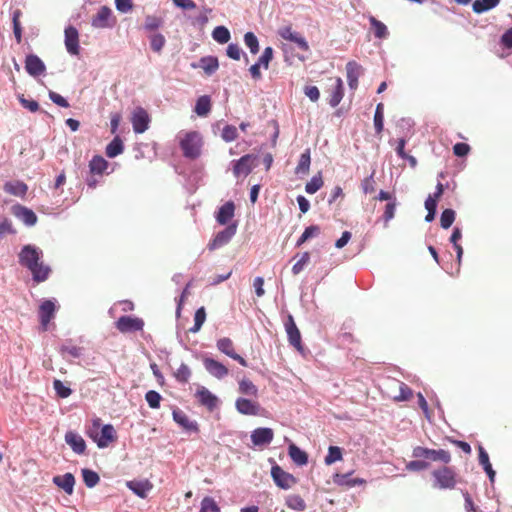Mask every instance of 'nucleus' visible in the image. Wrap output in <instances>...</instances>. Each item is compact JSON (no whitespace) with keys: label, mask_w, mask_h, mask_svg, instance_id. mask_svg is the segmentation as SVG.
Segmentation results:
<instances>
[{"label":"nucleus","mask_w":512,"mask_h":512,"mask_svg":"<svg viewBox=\"0 0 512 512\" xmlns=\"http://www.w3.org/2000/svg\"><path fill=\"white\" fill-rule=\"evenodd\" d=\"M42 251L32 245H25L19 253V263L32 274L36 283L44 282L51 273V268L42 261Z\"/></svg>","instance_id":"nucleus-1"},{"label":"nucleus","mask_w":512,"mask_h":512,"mask_svg":"<svg viewBox=\"0 0 512 512\" xmlns=\"http://www.w3.org/2000/svg\"><path fill=\"white\" fill-rule=\"evenodd\" d=\"M202 144L201 134L197 131L183 132L179 135V145L186 158H198L201 154Z\"/></svg>","instance_id":"nucleus-2"},{"label":"nucleus","mask_w":512,"mask_h":512,"mask_svg":"<svg viewBox=\"0 0 512 512\" xmlns=\"http://www.w3.org/2000/svg\"><path fill=\"white\" fill-rule=\"evenodd\" d=\"M450 461L451 455L447 450H434L418 447V470L427 467L429 462L448 464Z\"/></svg>","instance_id":"nucleus-3"},{"label":"nucleus","mask_w":512,"mask_h":512,"mask_svg":"<svg viewBox=\"0 0 512 512\" xmlns=\"http://www.w3.org/2000/svg\"><path fill=\"white\" fill-rule=\"evenodd\" d=\"M434 477V486L440 489H453L457 484V474L455 470L448 466H442L432 473Z\"/></svg>","instance_id":"nucleus-4"},{"label":"nucleus","mask_w":512,"mask_h":512,"mask_svg":"<svg viewBox=\"0 0 512 512\" xmlns=\"http://www.w3.org/2000/svg\"><path fill=\"white\" fill-rule=\"evenodd\" d=\"M257 157L252 154H246L242 156L240 159L233 162V175L236 178L241 176L246 177L251 173L253 168L256 166Z\"/></svg>","instance_id":"nucleus-5"},{"label":"nucleus","mask_w":512,"mask_h":512,"mask_svg":"<svg viewBox=\"0 0 512 512\" xmlns=\"http://www.w3.org/2000/svg\"><path fill=\"white\" fill-rule=\"evenodd\" d=\"M89 436L94 439L98 447L104 448L116 440V431L111 424H106L101 428L100 433L90 430Z\"/></svg>","instance_id":"nucleus-6"},{"label":"nucleus","mask_w":512,"mask_h":512,"mask_svg":"<svg viewBox=\"0 0 512 512\" xmlns=\"http://www.w3.org/2000/svg\"><path fill=\"white\" fill-rule=\"evenodd\" d=\"M285 330L288 336V341L296 350L302 351L303 345L301 340V333L296 326L292 315H288L287 320L284 323Z\"/></svg>","instance_id":"nucleus-7"},{"label":"nucleus","mask_w":512,"mask_h":512,"mask_svg":"<svg viewBox=\"0 0 512 512\" xmlns=\"http://www.w3.org/2000/svg\"><path fill=\"white\" fill-rule=\"evenodd\" d=\"M271 476L275 484L281 489H289L296 483V478L278 465L272 467Z\"/></svg>","instance_id":"nucleus-8"},{"label":"nucleus","mask_w":512,"mask_h":512,"mask_svg":"<svg viewBox=\"0 0 512 512\" xmlns=\"http://www.w3.org/2000/svg\"><path fill=\"white\" fill-rule=\"evenodd\" d=\"M115 326L121 333L141 331L144 327V321L137 317L121 316L116 321Z\"/></svg>","instance_id":"nucleus-9"},{"label":"nucleus","mask_w":512,"mask_h":512,"mask_svg":"<svg viewBox=\"0 0 512 512\" xmlns=\"http://www.w3.org/2000/svg\"><path fill=\"white\" fill-rule=\"evenodd\" d=\"M131 122L134 132L141 134L148 129L150 117L144 108L137 107L132 113Z\"/></svg>","instance_id":"nucleus-10"},{"label":"nucleus","mask_w":512,"mask_h":512,"mask_svg":"<svg viewBox=\"0 0 512 512\" xmlns=\"http://www.w3.org/2000/svg\"><path fill=\"white\" fill-rule=\"evenodd\" d=\"M114 24L112 10L107 6H102L98 12L92 17L91 25L97 29L111 27Z\"/></svg>","instance_id":"nucleus-11"},{"label":"nucleus","mask_w":512,"mask_h":512,"mask_svg":"<svg viewBox=\"0 0 512 512\" xmlns=\"http://www.w3.org/2000/svg\"><path fill=\"white\" fill-rule=\"evenodd\" d=\"M236 224L229 225L224 230L218 232L208 244L209 250L218 249L227 244L236 233Z\"/></svg>","instance_id":"nucleus-12"},{"label":"nucleus","mask_w":512,"mask_h":512,"mask_svg":"<svg viewBox=\"0 0 512 512\" xmlns=\"http://www.w3.org/2000/svg\"><path fill=\"white\" fill-rule=\"evenodd\" d=\"M216 346L219 351H221L225 355L229 356L230 358L236 360L241 366L247 367V365H248L247 361L242 356H240L239 354H237L235 352L234 343L230 338H228V337L220 338L217 341Z\"/></svg>","instance_id":"nucleus-13"},{"label":"nucleus","mask_w":512,"mask_h":512,"mask_svg":"<svg viewBox=\"0 0 512 512\" xmlns=\"http://www.w3.org/2000/svg\"><path fill=\"white\" fill-rule=\"evenodd\" d=\"M278 34L284 40L294 42L301 50H303V51L309 50V45H308L307 41L305 40V38L301 34L293 31L291 26H284V27L280 28L278 30Z\"/></svg>","instance_id":"nucleus-14"},{"label":"nucleus","mask_w":512,"mask_h":512,"mask_svg":"<svg viewBox=\"0 0 512 512\" xmlns=\"http://www.w3.org/2000/svg\"><path fill=\"white\" fill-rule=\"evenodd\" d=\"M237 411L243 415L257 416L260 414V404L247 398H238L235 402Z\"/></svg>","instance_id":"nucleus-15"},{"label":"nucleus","mask_w":512,"mask_h":512,"mask_svg":"<svg viewBox=\"0 0 512 512\" xmlns=\"http://www.w3.org/2000/svg\"><path fill=\"white\" fill-rule=\"evenodd\" d=\"M25 69L29 75L37 77L45 72L46 67L37 55L30 54L26 56Z\"/></svg>","instance_id":"nucleus-16"},{"label":"nucleus","mask_w":512,"mask_h":512,"mask_svg":"<svg viewBox=\"0 0 512 512\" xmlns=\"http://www.w3.org/2000/svg\"><path fill=\"white\" fill-rule=\"evenodd\" d=\"M196 398L198 399V402L205 406L209 411H213L218 404L217 397L212 394L207 388L204 386H201L198 388L195 394Z\"/></svg>","instance_id":"nucleus-17"},{"label":"nucleus","mask_w":512,"mask_h":512,"mask_svg":"<svg viewBox=\"0 0 512 512\" xmlns=\"http://www.w3.org/2000/svg\"><path fill=\"white\" fill-rule=\"evenodd\" d=\"M65 46L70 54H79V34L77 29L73 26H69L65 29Z\"/></svg>","instance_id":"nucleus-18"},{"label":"nucleus","mask_w":512,"mask_h":512,"mask_svg":"<svg viewBox=\"0 0 512 512\" xmlns=\"http://www.w3.org/2000/svg\"><path fill=\"white\" fill-rule=\"evenodd\" d=\"M274 438L271 428H257L251 433V441L255 446L268 445Z\"/></svg>","instance_id":"nucleus-19"},{"label":"nucleus","mask_w":512,"mask_h":512,"mask_svg":"<svg viewBox=\"0 0 512 512\" xmlns=\"http://www.w3.org/2000/svg\"><path fill=\"white\" fill-rule=\"evenodd\" d=\"M56 310L55 303L51 300H45L39 307V318L43 330L47 329V326L51 319L54 317Z\"/></svg>","instance_id":"nucleus-20"},{"label":"nucleus","mask_w":512,"mask_h":512,"mask_svg":"<svg viewBox=\"0 0 512 512\" xmlns=\"http://www.w3.org/2000/svg\"><path fill=\"white\" fill-rule=\"evenodd\" d=\"M173 420L181 426L184 430L189 432H198L199 427L197 422L190 420V418L183 411L176 409L173 410Z\"/></svg>","instance_id":"nucleus-21"},{"label":"nucleus","mask_w":512,"mask_h":512,"mask_svg":"<svg viewBox=\"0 0 512 512\" xmlns=\"http://www.w3.org/2000/svg\"><path fill=\"white\" fill-rule=\"evenodd\" d=\"M442 194L443 185L441 183H438L436 186V191L434 192L433 196H429L428 199L425 201V208L428 211V214L426 215V221L430 222L434 219L437 207V200L441 197Z\"/></svg>","instance_id":"nucleus-22"},{"label":"nucleus","mask_w":512,"mask_h":512,"mask_svg":"<svg viewBox=\"0 0 512 512\" xmlns=\"http://www.w3.org/2000/svg\"><path fill=\"white\" fill-rule=\"evenodd\" d=\"M205 369L218 379L225 377L228 374V369L222 363L212 358H205L203 361Z\"/></svg>","instance_id":"nucleus-23"},{"label":"nucleus","mask_w":512,"mask_h":512,"mask_svg":"<svg viewBox=\"0 0 512 512\" xmlns=\"http://www.w3.org/2000/svg\"><path fill=\"white\" fill-rule=\"evenodd\" d=\"M65 441L75 453L82 454L85 452L86 443L79 434L73 431H68L65 434Z\"/></svg>","instance_id":"nucleus-24"},{"label":"nucleus","mask_w":512,"mask_h":512,"mask_svg":"<svg viewBox=\"0 0 512 512\" xmlns=\"http://www.w3.org/2000/svg\"><path fill=\"white\" fill-rule=\"evenodd\" d=\"M53 483L64 490L65 493L71 495L74 491L75 477L72 473L57 475L53 478Z\"/></svg>","instance_id":"nucleus-25"},{"label":"nucleus","mask_w":512,"mask_h":512,"mask_svg":"<svg viewBox=\"0 0 512 512\" xmlns=\"http://www.w3.org/2000/svg\"><path fill=\"white\" fill-rule=\"evenodd\" d=\"M234 213L235 205L232 201H228L219 208L216 220L219 224L225 225L234 217Z\"/></svg>","instance_id":"nucleus-26"},{"label":"nucleus","mask_w":512,"mask_h":512,"mask_svg":"<svg viewBox=\"0 0 512 512\" xmlns=\"http://www.w3.org/2000/svg\"><path fill=\"white\" fill-rule=\"evenodd\" d=\"M14 214L28 226H33L37 222L36 214L27 207L21 205L15 206Z\"/></svg>","instance_id":"nucleus-27"},{"label":"nucleus","mask_w":512,"mask_h":512,"mask_svg":"<svg viewBox=\"0 0 512 512\" xmlns=\"http://www.w3.org/2000/svg\"><path fill=\"white\" fill-rule=\"evenodd\" d=\"M109 163L100 155H95L89 162V170L91 174L103 175L107 170Z\"/></svg>","instance_id":"nucleus-28"},{"label":"nucleus","mask_w":512,"mask_h":512,"mask_svg":"<svg viewBox=\"0 0 512 512\" xmlns=\"http://www.w3.org/2000/svg\"><path fill=\"white\" fill-rule=\"evenodd\" d=\"M211 111V98L208 95L200 96L194 108V112L200 117H206Z\"/></svg>","instance_id":"nucleus-29"},{"label":"nucleus","mask_w":512,"mask_h":512,"mask_svg":"<svg viewBox=\"0 0 512 512\" xmlns=\"http://www.w3.org/2000/svg\"><path fill=\"white\" fill-rule=\"evenodd\" d=\"M290 458L297 465H306L308 463V455L295 444H291L288 449Z\"/></svg>","instance_id":"nucleus-30"},{"label":"nucleus","mask_w":512,"mask_h":512,"mask_svg":"<svg viewBox=\"0 0 512 512\" xmlns=\"http://www.w3.org/2000/svg\"><path fill=\"white\" fill-rule=\"evenodd\" d=\"M343 96H344L343 82H342L341 78L337 77L335 79L334 90L332 91V94H331L330 99H329L330 106L331 107L338 106L339 103L341 102V100L343 99Z\"/></svg>","instance_id":"nucleus-31"},{"label":"nucleus","mask_w":512,"mask_h":512,"mask_svg":"<svg viewBox=\"0 0 512 512\" xmlns=\"http://www.w3.org/2000/svg\"><path fill=\"white\" fill-rule=\"evenodd\" d=\"M333 481L335 484L345 487H354L357 484L364 483V480L358 478H351V474H335Z\"/></svg>","instance_id":"nucleus-32"},{"label":"nucleus","mask_w":512,"mask_h":512,"mask_svg":"<svg viewBox=\"0 0 512 512\" xmlns=\"http://www.w3.org/2000/svg\"><path fill=\"white\" fill-rule=\"evenodd\" d=\"M124 150V145L119 136H115V138L106 146V155L109 158H114L120 155Z\"/></svg>","instance_id":"nucleus-33"},{"label":"nucleus","mask_w":512,"mask_h":512,"mask_svg":"<svg viewBox=\"0 0 512 512\" xmlns=\"http://www.w3.org/2000/svg\"><path fill=\"white\" fill-rule=\"evenodd\" d=\"M479 463L483 466L490 480L493 481L495 477V471L493 470L492 465L489 461L488 453L484 450L482 446H479Z\"/></svg>","instance_id":"nucleus-34"},{"label":"nucleus","mask_w":512,"mask_h":512,"mask_svg":"<svg viewBox=\"0 0 512 512\" xmlns=\"http://www.w3.org/2000/svg\"><path fill=\"white\" fill-rule=\"evenodd\" d=\"M200 67L207 75H212L219 67L218 59L212 56L202 57Z\"/></svg>","instance_id":"nucleus-35"},{"label":"nucleus","mask_w":512,"mask_h":512,"mask_svg":"<svg viewBox=\"0 0 512 512\" xmlns=\"http://www.w3.org/2000/svg\"><path fill=\"white\" fill-rule=\"evenodd\" d=\"M27 185L23 182H8L4 185V190L12 195L24 196L27 193Z\"/></svg>","instance_id":"nucleus-36"},{"label":"nucleus","mask_w":512,"mask_h":512,"mask_svg":"<svg viewBox=\"0 0 512 512\" xmlns=\"http://www.w3.org/2000/svg\"><path fill=\"white\" fill-rule=\"evenodd\" d=\"M499 2L500 0H475L472 4V8L476 13H483L496 7Z\"/></svg>","instance_id":"nucleus-37"},{"label":"nucleus","mask_w":512,"mask_h":512,"mask_svg":"<svg viewBox=\"0 0 512 512\" xmlns=\"http://www.w3.org/2000/svg\"><path fill=\"white\" fill-rule=\"evenodd\" d=\"M285 504L289 508L297 511H304L306 509V503L304 499L300 495L296 494L286 497Z\"/></svg>","instance_id":"nucleus-38"},{"label":"nucleus","mask_w":512,"mask_h":512,"mask_svg":"<svg viewBox=\"0 0 512 512\" xmlns=\"http://www.w3.org/2000/svg\"><path fill=\"white\" fill-rule=\"evenodd\" d=\"M81 472L83 481L88 488H93L99 483L100 477L95 471L84 468Z\"/></svg>","instance_id":"nucleus-39"},{"label":"nucleus","mask_w":512,"mask_h":512,"mask_svg":"<svg viewBox=\"0 0 512 512\" xmlns=\"http://www.w3.org/2000/svg\"><path fill=\"white\" fill-rule=\"evenodd\" d=\"M22 15V12L19 9H16L13 12V32L16 39V42L20 44L22 42V27L20 23V17Z\"/></svg>","instance_id":"nucleus-40"},{"label":"nucleus","mask_w":512,"mask_h":512,"mask_svg":"<svg viewBox=\"0 0 512 512\" xmlns=\"http://www.w3.org/2000/svg\"><path fill=\"white\" fill-rule=\"evenodd\" d=\"M212 37L220 44H225L230 40V32L225 26H217L212 32Z\"/></svg>","instance_id":"nucleus-41"},{"label":"nucleus","mask_w":512,"mask_h":512,"mask_svg":"<svg viewBox=\"0 0 512 512\" xmlns=\"http://www.w3.org/2000/svg\"><path fill=\"white\" fill-rule=\"evenodd\" d=\"M324 184L321 173L319 172L317 175L313 176L309 182L305 185V191L308 194L316 193Z\"/></svg>","instance_id":"nucleus-42"},{"label":"nucleus","mask_w":512,"mask_h":512,"mask_svg":"<svg viewBox=\"0 0 512 512\" xmlns=\"http://www.w3.org/2000/svg\"><path fill=\"white\" fill-rule=\"evenodd\" d=\"M239 392L254 397L258 395L257 387L249 379H242L239 382Z\"/></svg>","instance_id":"nucleus-43"},{"label":"nucleus","mask_w":512,"mask_h":512,"mask_svg":"<svg viewBox=\"0 0 512 512\" xmlns=\"http://www.w3.org/2000/svg\"><path fill=\"white\" fill-rule=\"evenodd\" d=\"M199 512H221L217 502L210 496H206L201 501Z\"/></svg>","instance_id":"nucleus-44"},{"label":"nucleus","mask_w":512,"mask_h":512,"mask_svg":"<svg viewBox=\"0 0 512 512\" xmlns=\"http://www.w3.org/2000/svg\"><path fill=\"white\" fill-rule=\"evenodd\" d=\"M310 150L307 149L304 153L301 154L298 165L296 167L297 173H308L310 167Z\"/></svg>","instance_id":"nucleus-45"},{"label":"nucleus","mask_w":512,"mask_h":512,"mask_svg":"<svg viewBox=\"0 0 512 512\" xmlns=\"http://www.w3.org/2000/svg\"><path fill=\"white\" fill-rule=\"evenodd\" d=\"M244 42L252 54H257L259 52V41L253 32L245 33Z\"/></svg>","instance_id":"nucleus-46"},{"label":"nucleus","mask_w":512,"mask_h":512,"mask_svg":"<svg viewBox=\"0 0 512 512\" xmlns=\"http://www.w3.org/2000/svg\"><path fill=\"white\" fill-rule=\"evenodd\" d=\"M342 459V451L341 448L337 446H330L328 449V454L325 456V464L331 465L336 461H340Z\"/></svg>","instance_id":"nucleus-47"},{"label":"nucleus","mask_w":512,"mask_h":512,"mask_svg":"<svg viewBox=\"0 0 512 512\" xmlns=\"http://www.w3.org/2000/svg\"><path fill=\"white\" fill-rule=\"evenodd\" d=\"M370 23L374 29L375 37L382 39L387 36L388 31H387V27L384 23H382L381 21L377 20L374 17L370 18Z\"/></svg>","instance_id":"nucleus-48"},{"label":"nucleus","mask_w":512,"mask_h":512,"mask_svg":"<svg viewBox=\"0 0 512 512\" xmlns=\"http://www.w3.org/2000/svg\"><path fill=\"white\" fill-rule=\"evenodd\" d=\"M206 320V311H205V308L204 307H200L199 309L196 310L195 312V315H194V326L192 328H190V331L191 332H198L203 323L205 322Z\"/></svg>","instance_id":"nucleus-49"},{"label":"nucleus","mask_w":512,"mask_h":512,"mask_svg":"<svg viewBox=\"0 0 512 512\" xmlns=\"http://www.w3.org/2000/svg\"><path fill=\"white\" fill-rule=\"evenodd\" d=\"M346 71H347V78L359 79V77L361 76V74L363 72V69H362V66L360 64H358L357 62L349 61L346 64Z\"/></svg>","instance_id":"nucleus-50"},{"label":"nucleus","mask_w":512,"mask_h":512,"mask_svg":"<svg viewBox=\"0 0 512 512\" xmlns=\"http://www.w3.org/2000/svg\"><path fill=\"white\" fill-rule=\"evenodd\" d=\"M221 138L225 142H232L238 138V130L234 125H226L222 129Z\"/></svg>","instance_id":"nucleus-51"},{"label":"nucleus","mask_w":512,"mask_h":512,"mask_svg":"<svg viewBox=\"0 0 512 512\" xmlns=\"http://www.w3.org/2000/svg\"><path fill=\"white\" fill-rule=\"evenodd\" d=\"M455 220V211L452 209H445L440 217L441 227L444 229H448L451 227Z\"/></svg>","instance_id":"nucleus-52"},{"label":"nucleus","mask_w":512,"mask_h":512,"mask_svg":"<svg viewBox=\"0 0 512 512\" xmlns=\"http://www.w3.org/2000/svg\"><path fill=\"white\" fill-rule=\"evenodd\" d=\"M383 122H384V113H383V104L379 103L376 107V111L374 114V126L376 132L379 134L383 130Z\"/></svg>","instance_id":"nucleus-53"},{"label":"nucleus","mask_w":512,"mask_h":512,"mask_svg":"<svg viewBox=\"0 0 512 512\" xmlns=\"http://www.w3.org/2000/svg\"><path fill=\"white\" fill-rule=\"evenodd\" d=\"M161 395L154 390H150L145 394V400L152 409H158L160 407Z\"/></svg>","instance_id":"nucleus-54"},{"label":"nucleus","mask_w":512,"mask_h":512,"mask_svg":"<svg viewBox=\"0 0 512 512\" xmlns=\"http://www.w3.org/2000/svg\"><path fill=\"white\" fill-rule=\"evenodd\" d=\"M174 376L177 381L181 383H187L191 376V370L186 364L182 363L174 373Z\"/></svg>","instance_id":"nucleus-55"},{"label":"nucleus","mask_w":512,"mask_h":512,"mask_svg":"<svg viewBox=\"0 0 512 512\" xmlns=\"http://www.w3.org/2000/svg\"><path fill=\"white\" fill-rule=\"evenodd\" d=\"M54 390L58 397L67 398L72 394V390L65 386L63 382L59 379H55L53 382Z\"/></svg>","instance_id":"nucleus-56"},{"label":"nucleus","mask_w":512,"mask_h":512,"mask_svg":"<svg viewBox=\"0 0 512 512\" xmlns=\"http://www.w3.org/2000/svg\"><path fill=\"white\" fill-rule=\"evenodd\" d=\"M309 261H310V253L309 252H304L303 254H301L298 261L292 267L293 274L294 275L299 274L304 269V267L309 263Z\"/></svg>","instance_id":"nucleus-57"},{"label":"nucleus","mask_w":512,"mask_h":512,"mask_svg":"<svg viewBox=\"0 0 512 512\" xmlns=\"http://www.w3.org/2000/svg\"><path fill=\"white\" fill-rule=\"evenodd\" d=\"M128 487L141 498H145L149 490L148 486L142 482L131 481L128 483Z\"/></svg>","instance_id":"nucleus-58"},{"label":"nucleus","mask_w":512,"mask_h":512,"mask_svg":"<svg viewBox=\"0 0 512 512\" xmlns=\"http://www.w3.org/2000/svg\"><path fill=\"white\" fill-rule=\"evenodd\" d=\"M375 185L376 182L374 180V173H372L362 181L361 188L365 194H371L376 190Z\"/></svg>","instance_id":"nucleus-59"},{"label":"nucleus","mask_w":512,"mask_h":512,"mask_svg":"<svg viewBox=\"0 0 512 512\" xmlns=\"http://www.w3.org/2000/svg\"><path fill=\"white\" fill-rule=\"evenodd\" d=\"M273 59V49L272 47H266L262 53V55L259 57L257 63H260L261 66H263L265 69H268L269 63Z\"/></svg>","instance_id":"nucleus-60"},{"label":"nucleus","mask_w":512,"mask_h":512,"mask_svg":"<svg viewBox=\"0 0 512 512\" xmlns=\"http://www.w3.org/2000/svg\"><path fill=\"white\" fill-rule=\"evenodd\" d=\"M18 99L21 105L30 112H37L39 110V104L37 101L26 99L24 95H20Z\"/></svg>","instance_id":"nucleus-61"},{"label":"nucleus","mask_w":512,"mask_h":512,"mask_svg":"<svg viewBox=\"0 0 512 512\" xmlns=\"http://www.w3.org/2000/svg\"><path fill=\"white\" fill-rule=\"evenodd\" d=\"M165 44V38L161 34H155L151 37V49L155 52H160Z\"/></svg>","instance_id":"nucleus-62"},{"label":"nucleus","mask_w":512,"mask_h":512,"mask_svg":"<svg viewBox=\"0 0 512 512\" xmlns=\"http://www.w3.org/2000/svg\"><path fill=\"white\" fill-rule=\"evenodd\" d=\"M242 50L238 44L231 43L227 47V56L233 60H240Z\"/></svg>","instance_id":"nucleus-63"},{"label":"nucleus","mask_w":512,"mask_h":512,"mask_svg":"<svg viewBox=\"0 0 512 512\" xmlns=\"http://www.w3.org/2000/svg\"><path fill=\"white\" fill-rule=\"evenodd\" d=\"M453 152L458 157H464L470 152V146L463 142L456 143L453 146Z\"/></svg>","instance_id":"nucleus-64"}]
</instances>
